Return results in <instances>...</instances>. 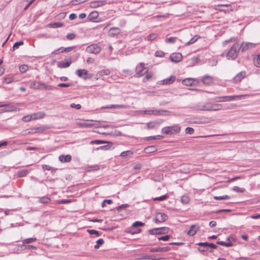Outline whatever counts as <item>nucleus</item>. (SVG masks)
Wrapping results in <instances>:
<instances>
[{"mask_svg":"<svg viewBox=\"0 0 260 260\" xmlns=\"http://www.w3.org/2000/svg\"><path fill=\"white\" fill-rule=\"evenodd\" d=\"M120 32V29L118 27H112L109 29V35L110 37H114Z\"/></svg>","mask_w":260,"mask_h":260,"instance_id":"a211bd4d","label":"nucleus"},{"mask_svg":"<svg viewBox=\"0 0 260 260\" xmlns=\"http://www.w3.org/2000/svg\"><path fill=\"white\" fill-rule=\"evenodd\" d=\"M206 243V242H200L197 244L198 245L200 246L199 248V250L200 251L204 252V251H211V250H209L208 246H205L204 245H202V244Z\"/></svg>","mask_w":260,"mask_h":260,"instance_id":"a878e982","label":"nucleus"},{"mask_svg":"<svg viewBox=\"0 0 260 260\" xmlns=\"http://www.w3.org/2000/svg\"><path fill=\"white\" fill-rule=\"evenodd\" d=\"M104 243V240L103 239H99L96 241V244L94 245V248L95 249L99 248L100 246Z\"/></svg>","mask_w":260,"mask_h":260,"instance_id":"4c0bfd02","label":"nucleus"},{"mask_svg":"<svg viewBox=\"0 0 260 260\" xmlns=\"http://www.w3.org/2000/svg\"><path fill=\"white\" fill-rule=\"evenodd\" d=\"M28 70V66L26 64H23L19 67V70L21 73H24Z\"/></svg>","mask_w":260,"mask_h":260,"instance_id":"37998d69","label":"nucleus"},{"mask_svg":"<svg viewBox=\"0 0 260 260\" xmlns=\"http://www.w3.org/2000/svg\"><path fill=\"white\" fill-rule=\"evenodd\" d=\"M170 250V248L169 247H158L156 248H152L150 250L151 252H166L169 251Z\"/></svg>","mask_w":260,"mask_h":260,"instance_id":"b1692460","label":"nucleus"},{"mask_svg":"<svg viewBox=\"0 0 260 260\" xmlns=\"http://www.w3.org/2000/svg\"><path fill=\"white\" fill-rule=\"evenodd\" d=\"M168 198L167 194L161 196L159 197L155 198L153 200L154 201H162L166 200Z\"/></svg>","mask_w":260,"mask_h":260,"instance_id":"79ce46f5","label":"nucleus"},{"mask_svg":"<svg viewBox=\"0 0 260 260\" xmlns=\"http://www.w3.org/2000/svg\"><path fill=\"white\" fill-rule=\"evenodd\" d=\"M49 26L51 28H58L63 26V23L61 22H54L53 23H50L49 25Z\"/></svg>","mask_w":260,"mask_h":260,"instance_id":"473e14b6","label":"nucleus"},{"mask_svg":"<svg viewBox=\"0 0 260 260\" xmlns=\"http://www.w3.org/2000/svg\"><path fill=\"white\" fill-rule=\"evenodd\" d=\"M87 231L90 235L95 234L96 235L98 236H99L100 235L99 232L98 231L94 230H87Z\"/></svg>","mask_w":260,"mask_h":260,"instance_id":"13d9d810","label":"nucleus"},{"mask_svg":"<svg viewBox=\"0 0 260 260\" xmlns=\"http://www.w3.org/2000/svg\"><path fill=\"white\" fill-rule=\"evenodd\" d=\"M42 168L44 170H48V171H51V170H56L57 169L51 167L48 165H42Z\"/></svg>","mask_w":260,"mask_h":260,"instance_id":"603ef678","label":"nucleus"},{"mask_svg":"<svg viewBox=\"0 0 260 260\" xmlns=\"http://www.w3.org/2000/svg\"><path fill=\"white\" fill-rule=\"evenodd\" d=\"M157 148L156 146L151 145L146 147L144 149V152L147 153H151L157 151Z\"/></svg>","mask_w":260,"mask_h":260,"instance_id":"5701e85b","label":"nucleus"},{"mask_svg":"<svg viewBox=\"0 0 260 260\" xmlns=\"http://www.w3.org/2000/svg\"><path fill=\"white\" fill-rule=\"evenodd\" d=\"M106 143L107 144V145H104V146H102L99 148V149H103V150H104H104H108L112 147V146L113 145L112 142L107 141Z\"/></svg>","mask_w":260,"mask_h":260,"instance_id":"c9c22d12","label":"nucleus"},{"mask_svg":"<svg viewBox=\"0 0 260 260\" xmlns=\"http://www.w3.org/2000/svg\"><path fill=\"white\" fill-rule=\"evenodd\" d=\"M50 201V199L47 197H43L40 199L41 203H47Z\"/></svg>","mask_w":260,"mask_h":260,"instance_id":"09e8293b","label":"nucleus"},{"mask_svg":"<svg viewBox=\"0 0 260 260\" xmlns=\"http://www.w3.org/2000/svg\"><path fill=\"white\" fill-rule=\"evenodd\" d=\"M176 40V38L171 37L166 39L165 42L166 43H174Z\"/></svg>","mask_w":260,"mask_h":260,"instance_id":"864d4df0","label":"nucleus"},{"mask_svg":"<svg viewBox=\"0 0 260 260\" xmlns=\"http://www.w3.org/2000/svg\"><path fill=\"white\" fill-rule=\"evenodd\" d=\"M129 106L125 105H111L106 107H103V109H112V108H122L127 109L128 108Z\"/></svg>","mask_w":260,"mask_h":260,"instance_id":"6ab92c4d","label":"nucleus"},{"mask_svg":"<svg viewBox=\"0 0 260 260\" xmlns=\"http://www.w3.org/2000/svg\"><path fill=\"white\" fill-rule=\"evenodd\" d=\"M214 199L216 200H229L230 197L228 195H224L223 196H214Z\"/></svg>","mask_w":260,"mask_h":260,"instance_id":"ea45409f","label":"nucleus"},{"mask_svg":"<svg viewBox=\"0 0 260 260\" xmlns=\"http://www.w3.org/2000/svg\"><path fill=\"white\" fill-rule=\"evenodd\" d=\"M180 129L181 128L178 125H174L163 127L161 133L167 135H173L178 134Z\"/></svg>","mask_w":260,"mask_h":260,"instance_id":"f03ea898","label":"nucleus"},{"mask_svg":"<svg viewBox=\"0 0 260 260\" xmlns=\"http://www.w3.org/2000/svg\"><path fill=\"white\" fill-rule=\"evenodd\" d=\"M71 64V61H68L66 62H63L60 65H59L60 68H66L69 67Z\"/></svg>","mask_w":260,"mask_h":260,"instance_id":"49530a36","label":"nucleus"},{"mask_svg":"<svg viewBox=\"0 0 260 260\" xmlns=\"http://www.w3.org/2000/svg\"><path fill=\"white\" fill-rule=\"evenodd\" d=\"M199 226L197 225H192L189 231H187V234L190 236H194L197 232L198 230H199Z\"/></svg>","mask_w":260,"mask_h":260,"instance_id":"ddd939ff","label":"nucleus"},{"mask_svg":"<svg viewBox=\"0 0 260 260\" xmlns=\"http://www.w3.org/2000/svg\"><path fill=\"white\" fill-rule=\"evenodd\" d=\"M181 202L184 204H186L189 203V199L187 196H183L181 198Z\"/></svg>","mask_w":260,"mask_h":260,"instance_id":"a19ab883","label":"nucleus"},{"mask_svg":"<svg viewBox=\"0 0 260 260\" xmlns=\"http://www.w3.org/2000/svg\"><path fill=\"white\" fill-rule=\"evenodd\" d=\"M136 69L139 70L135 75V77L136 78H139L144 75L145 74L144 71L147 70L146 68L144 67V64L142 62L140 63L139 67H136Z\"/></svg>","mask_w":260,"mask_h":260,"instance_id":"6e6552de","label":"nucleus"},{"mask_svg":"<svg viewBox=\"0 0 260 260\" xmlns=\"http://www.w3.org/2000/svg\"><path fill=\"white\" fill-rule=\"evenodd\" d=\"M99 169L98 166L95 165L93 166H90L88 167V171H95Z\"/></svg>","mask_w":260,"mask_h":260,"instance_id":"69168bd1","label":"nucleus"},{"mask_svg":"<svg viewBox=\"0 0 260 260\" xmlns=\"http://www.w3.org/2000/svg\"><path fill=\"white\" fill-rule=\"evenodd\" d=\"M145 73L146 74V76L144 79L148 80L152 77V74L150 72H148V69L145 71Z\"/></svg>","mask_w":260,"mask_h":260,"instance_id":"e2e57ef3","label":"nucleus"},{"mask_svg":"<svg viewBox=\"0 0 260 260\" xmlns=\"http://www.w3.org/2000/svg\"><path fill=\"white\" fill-rule=\"evenodd\" d=\"M169 113L170 112L167 110L157 109L152 110V114L155 115H169Z\"/></svg>","mask_w":260,"mask_h":260,"instance_id":"aec40b11","label":"nucleus"},{"mask_svg":"<svg viewBox=\"0 0 260 260\" xmlns=\"http://www.w3.org/2000/svg\"><path fill=\"white\" fill-rule=\"evenodd\" d=\"M23 44L24 43L22 41L16 42L13 45V49L15 50L18 49L20 46L23 45Z\"/></svg>","mask_w":260,"mask_h":260,"instance_id":"8fccbe9b","label":"nucleus"},{"mask_svg":"<svg viewBox=\"0 0 260 260\" xmlns=\"http://www.w3.org/2000/svg\"><path fill=\"white\" fill-rule=\"evenodd\" d=\"M87 0H72L71 3L73 5H76L85 2Z\"/></svg>","mask_w":260,"mask_h":260,"instance_id":"6e6d98bb","label":"nucleus"},{"mask_svg":"<svg viewBox=\"0 0 260 260\" xmlns=\"http://www.w3.org/2000/svg\"><path fill=\"white\" fill-rule=\"evenodd\" d=\"M98 16L99 13L97 11H94L88 15L87 19L90 21L96 22L97 21L95 19L98 18Z\"/></svg>","mask_w":260,"mask_h":260,"instance_id":"f3484780","label":"nucleus"},{"mask_svg":"<svg viewBox=\"0 0 260 260\" xmlns=\"http://www.w3.org/2000/svg\"><path fill=\"white\" fill-rule=\"evenodd\" d=\"M199 38H200V37L199 36H198V35L194 36L193 38H192L189 40V41H188V42L186 43V45H190V44H192L195 43L198 40Z\"/></svg>","mask_w":260,"mask_h":260,"instance_id":"e433bc0d","label":"nucleus"},{"mask_svg":"<svg viewBox=\"0 0 260 260\" xmlns=\"http://www.w3.org/2000/svg\"><path fill=\"white\" fill-rule=\"evenodd\" d=\"M233 190L236 192H243L244 191L245 189H243V188H240L238 186H234L233 188Z\"/></svg>","mask_w":260,"mask_h":260,"instance_id":"680f3d73","label":"nucleus"},{"mask_svg":"<svg viewBox=\"0 0 260 260\" xmlns=\"http://www.w3.org/2000/svg\"><path fill=\"white\" fill-rule=\"evenodd\" d=\"M72 160V156L71 155L68 154V155H60L59 156V160L62 163L64 162H69Z\"/></svg>","mask_w":260,"mask_h":260,"instance_id":"4468645a","label":"nucleus"},{"mask_svg":"<svg viewBox=\"0 0 260 260\" xmlns=\"http://www.w3.org/2000/svg\"><path fill=\"white\" fill-rule=\"evenodd\" d=\"M246 95H238L231 96H218L214 98V100L216 102H228L234 100H242Z\"/></svg>","mask_w":260,"mask_h":260,"instance_id":"7ed1b4c3","label":"nucleus"},{"mask_svg":"<svg viewBox=\"0 0 260 260\" xmlns=\"http://www.w3.org/2000/svg\"><path fill=\"white\" fill-rule=\"evenodd\" d=\"M41 90H53L54 89V87L50 85H47L44 83L41 82L40 88Z\"/></svg>","mask_w":260,"mask_h":260,"instance_id":"c85d7f7f","label":"nucleus"},{"mask_svg":"<svg viewBox=\"0 0 260 260\" xmlns=\"http://www.w3.org/2000/svg\"><path fill=\"white\" fill-rule=\"evenodd\" d=\"M216 243L218 245H222L225 247H231L233 245V244L232 242H224L223 241H218L216 242Z\"/></svg>","mask_w":260,"mask_h":260,"instance_id":"72a5a7b5","label":"nucleus"},{"mask_svg":"<svg viewBox=\"0 0 260 260\" xmlns=\"http://www.w3.org/2000/svg\"><path fill=\"white\" fill-rule=\"evenodd\" d=\"M28 171L27 170H23L21 171H19L17 172V175L19 177H25L28 174Z\"/></svg>","mask_w":260,"mask_h":260,"instance_id":"f704fd0d","label":"nucleus"},{"mask_svg":"<svg viewBox=\"0 0 260 260\" xmlns=\"http://www.w3.org/2000/svg\"><path fill=\"white\" fill-rule=\"evenodd\" d=\"M169 229L166 227H162L159 228H154L149 231V233L150 235H161L168 233Z\"/></svg>","mask_w":260,"mask_h":260,"instance_id":"0eeeda50","label":"nucleus"},{"mask_svg":"<svg viewBox=\"0 0 260 260\" xmlns=\"http://www.w3.org/2000/svg\"><path fill=\"white\" fill-rule=\"evenodd\" d=\"M41 82L39 81H32L29 83V87L34 89H40Z\"/></svg>","mask_w":260,"mask_h":260,"instance_id":"412c9836","label":"nucleus"},{"mask_svg":"<svg viewBox=\"0 0 260 260\" xmlns=\"http://www.w3.org/2000/svg\"><path fill=\"white\" fill-rule=\"evenodd\" d=\"M107 4V0L94 1L90 3L89 6L92 8H96L99 7L103 6Z\"/></svg>","mask_w":260,"mask_h":260,"instance_id":"1a4fd4ad","label":"nucleus"},{"mask_svg":"<svg viewBox=\"0 0 260 260\" xmlns=\"http://www.w3.org/2000/svg\"><path fill=\"white\" fill-rule=\"evenodd\" d=\"M101 51V47L96 44H91L88 46L86 49V51L89 53L99 54Z\"/></svg>","mask_w":260,"mask_h":260,"instance_id":"423d86ee","label":"nucleus"},{"mask_svg":"<svg viewBox=\"0 0 260 260\" xmlns=\"http://www.w3.org/2000/svg\"><path fill=\"white\" fill-rule=\"evenodd\" d=\"M75 38V35L73 33L68 34L67 36V39L69 40H72Z\"/></svg>","mask_w":260,"mask_h":260,"instance_id":"774afa93","label":"nucleus"},{"mask_svg":"<svg viewBox=\"0 0 260 260\" xmlns=\"http://www.w3.org/2000/svg\"><path fill=\"white\" fill-rule=\"evenodd\" d=\"M49 127L46 126H42L40 127H35L31 129L32 132H28V134H34L37 133H41L44 132V131L48 129Z\"/></svg>","mask_w":260,"mask_h":260,"instance_id":"dca6fc26","label":"nucleus"},{"mask_svg":"<svg viewBox=\"0 0 260 260\" xmlns=\"http://www.w3.org/2000/svg\"><path fill=\"white\" fill-rule=\"evenodd\" d=\"M175 79L176 77L174 76H171L169 78L159 81L157 84L160 85H170L172 84L175 81Z\"/></svg>","mask_w":260,"mask_h":260,"instance_id":"9d476101","label":"nucleus"},{"mask_svg":"<svg viewBox=\"0 0 260 260\" xmlns=\"http://www.w3.org/2000/svg\"><path fill=\"white\" fill-rule=\"evenodd\" d=\"M128 207H129V205L127 204H122V205L116 207V209L117 211H119L120 209H124V208H127Z\"/></svg>","mask_w":260,"mask_h":260,"instance_id":"338daca9","label":"nucleus"},{"mask_svg":"<svg viewBox=\"0 0 260 260\" xmlns=\"http://www.w3.org/2000/svg\"><path fill=\"white\" fill-rule=\"evenodd\" d=\"M164 138V136L161 135H157L155 136H150L146 138V140L147 141H150L152 140H161Z\"/></svg>","mask_w":260,"mask_h":260,"instance_id":"2f4dec72","label":"nucleus"},{"mask_svg":"<svg viewBox=\"0 0 260 260\" xmlns=\"http://www.w3.org/2000/svg\"><path fill=\"white\" fill-rule=\"evenodd\" d=\"M106 143H107V141H103V140H100L92 141L90 142V143L91 144H105Z\"/></svg>","mask_w":260,"mask_h":260,"instance_id":"bf43d9fd","label":"nucleus"},{"mask_svg":"<svg viewBox=\"0 0 260 260\" xmlns=\"http://www.w3.org/2000/svg\"><path fill=\"white\" fill-rule=\"evenodd\" d=\"M168 216L164 213H159L156 215V218L154 219L155 222H162L168 219Z\"/></svg>","mask_w":260,"mask_h":260,"instance_id":"9b49d317","label":"nucleus"},{"mask_svg":"<svg viewBox=\"0 0 260 260\" xmlns=\"http://www.w3.org/2000/svg\"><path fill=\"white\" fill-rule=\"evenodd\" d=\"M87 71L86 70H78L76 71V74L79 77H82L84 79H86V77H83V75H87Z\"/></svg>","mask_w":260,"mask_h":260,"instance_id":"c756f323","label":"nucleus"},{"mask_svg":"<svg viewBox=\"0 0 260 260\" xmlns=\"http://www.w3.org/2000/svg\"><path fill=\"white\" fill-rule=\"evenodd\" d=\"M37 240V238H29L27 239H25L23 240V244H28L32 243Z\"/></svg>","mask_w":260,"mask_h":260,"instance_id":"58836bf2","label":"nucleus"},{"mask_svg":"<svg viewBox=\"0 0 260 260\" xmlns=\"http://www.w3.org/2000/svg\"><path fill=\"white\" fill-rule=\"evenodd\" d=\"M155 55L157 57H163L165 55V53L162 51H156Z\"/></svg>","mask_w":260,"mask_h":260,"instance_id":"0e129e2a","label":"nucleus"},{"mask_svg":"<svg viewBox=\"0 0 260 260\" xmlns=\"http://www.w3.org/2000/svg\"><path fill=\"white\" fill-rule=\"evenodd\" d=\"M210 103H199L192 107L193 109L197 111H210Z\"/></svg>","mask_w":260,"mask_h":260,"instance_id":"39448f33","label":"nucleus"},{"mask_svg":"<svg viewBox=\"0 0 260 260\" xmlns=\"http://www.w3.org/2000/svg\"><path fill=\"white\" fill-rule=\"evenodd\" d=\"M246 75V73L244 71H242L238 74L234 78V81L235 82L237 83L240 82Z\"/></svg>","mask_w":260,"mask_h":260,"instance_id":"2eb2a0df","label":"nucleus"},{"mask_svg":"<svg viewBox=\"0 0 260 260\" xmlns=\"http://www.w3.org/2000/svg\"><path fill=\"white\" fill-rule=\"evenodd\" d=\"M133 152L130 150H127L125 151H123L120 153V156L121 157H125L128 155H131L133 154Z\"/></svg>","mask_w":260,"mask_h":260,"instance_id":"de8ad7c7","label":"nucleus"},{"mask_svg":"<svg viewBox=\"0 0 260 260\" xmlns=\"http://www.w3.org/2000/svg\"><path fill=\"white\" fill-rule=\"evenodd\" d=\"M194 82V80L192 78H186L182 80L183 84L186 86H191Z\"/></svg>","mask_w":260,"mask_h":260,"instance_id":"7c9ffc66","label":"nucleus"},{"mask_svg":"<svg viewBox=\"0 0 260 260\" xmlns=\"http://www.w3.org/2000/svg\"><path fill=\"white\" fill-rule=\"evenodd\" d=\"M222 107L221 104L210 103V111H218L221 109Z\"/></svg>","mask_w":260,"mask_h":260,"instance_id":"393cba45","label":"nucleus"},{"mask_svg":"<svg viewBox=\"0 0 260 260\" xmlns=\"http://www.w3.org/2000/svg\"><path fill=\"white\" fill-rule=\"evenodd\" d=\"M202 245H204L205 246H208V249L209 250H210V249H216L217 248L216 245L213 243H209L208 242H206V243L202 244Z\"/></svg>","mask_w":260,"mask_h":260,"instance_id":"a18cd8bd","label":"nucleus"},{"mask_svg":"<svg viewBox=\"0 0 260 260\" xmlns=\"http://www.w3.org/2000/svg\"><path fill=\"white\" fill-rule=\"evenodd\" d=\"M253 61L254 64L257 68H260V55H253Z\"/></svg>","mask_w":260,"mask_h":260,"instance_id":"bb28decb","label":"nucleus"},{"mask_svg":"<svg viewBox=\"0 0 260 260\" xmlns=\"http://www.w3.org/2000/svg\"><path fill=\"white\" fill-rule=\"evenodd\" d=\"M185 131L186 134L192 135L194 133V129L190 127H187L185 128Z\"/></svg>","mask_w":260,"mask_h":260,"instance_id":"5fc2aeb1","label":"nucleus"},{"mask_svg":"<svg viewBox=\"0 0 260 260\" xmlns=\"http://www.w3.org/2000/svg\"><path fill=\"white\" fill-rule=\"evenodd\" d=\"M240 50V45L236 43L231 47L225 56L228 59L235 60L238 57Z\"/></svg>","mask_w":260,"mask_h":260,"instance_id":"f257e3e1","label":"nucleus"},{"mask_svg":"<svg viewBox=\"0 0 260 260\" xmlns=\"http://www.w3.org/2000/svg\"><path fill=\"white\" fill-rule=\"evenodd\" d=\"M45 114L44 113H37V114H35L33 115V116H35V115H38L37 117H34L33 118V119H38V118H43L44 116H45Z\"/></svg>","mask_w":260,"mask_h":260,"instance_id":"052dcab7","label":"nucleus"},{"mask_svg":"<svg viewBox=\"0 0 260 260\" xmlns=\"http://www.w3.org/2000/svg\"><path fill=\"white\" fill-rule=\"evenodd\" d=\"M213 81V78L210 76H205L202 79V82L204 84L208 85Z\"/></svg>","mask_w":260,"mask_h":260,"instance_id":"cd10ccee","label":"nucleus"},{"mask_svg":"<svg viewBox=\"0 0 260 260\" xmlns=\"http://www.w3.org/2000/svg\"><path fill=\"white\" fill-rule=\"evenodd\" d=\"M182 58V56L180 53H173L170 56L171 61L174 62H178L181 61Z\"/></svg>","mask_w":260,"mask_h":260,"instance_id":"f8f14e48","label":"nucleus"},{"mask_svg":"<svg viewBox=\"0 0 260 260\" xmlns=\"http://www.w3.org/2000/svg\"><path fill=\"white\" fill-rule=\"evenodd\" d=\"M93 120H87L80 123V125L82 127H90L94 125L95 124L92 123Z\"/></svg>","mask_w":260,"mask_h":260,"instance_id":"4be33fe9","label":"nucleus"},{"mask_svg":"<svg viewBox=\"0 0 260 260\" xmlns=\"http://www.w3.org/2000/svg\"><path fill=\"white\" fill-rule=\"evenodd\" d=\"M257 44L258 43L243 42L240 45V49L241 50V52H244L254 48Z\"/></svg>","mask_w":260,"mask_h":260,"instance_id":"20e7f679","label":"nucleus"},{"mask_svg":"<svg viewBox=\"0 0 260 260\" xmlns=\"http://www.w3.org/2000/svg\"><path fill=\"white\" fill-rule=\"evenodd\" d=\"M14 80V78L12 76H8L4 78V81L7 84L12 82Z\"/></svg>","mask_w":260,"mask_h":260,"instance_id":"c03bdc74","label":"nucleus"},{"mask_svg":"<svg viewBox=\"0 0 260 260\" xmlns=\"http://www.w3.org/2000/svg\"><path fill=\"white\" fill-rule=\"evenodd\" d=\"M34 116L33 115H31V116H29V115H27V116H24L23 118H22V120L24 122H29L31 120L33 119V118L34 117H33Z\"/></svg>","mask_w":260,"mask_h":260,"instance_id":"3c124183","label":"nucleus"},{"mask_svg":"<svg viewBox=\"0 0 260 260\" xmlns=\"http://www.w3.org/2000/svg\"><path fill=\"white\" fill-rule=\"evenodd\" d=\"M144 225V223L143 222L137 221L135 222L133 224L132 226H133V228H135V227L143 226Z\"/></svg>","mask_w":260,"mask_h":260,"instance_id":"4d7b16f0","label":"nucleus"}]
</instances>
